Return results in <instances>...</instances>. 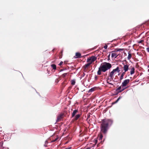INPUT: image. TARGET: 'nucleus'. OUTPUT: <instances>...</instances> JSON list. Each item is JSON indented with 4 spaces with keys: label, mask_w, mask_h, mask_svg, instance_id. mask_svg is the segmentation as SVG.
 <instances>
[{
    "label": "nucleus",
    "mask_w": 149,
    "mask_h": 149,
    "mask_svg": "<svg viewBox=\"0 0 149 149\" xmlns=\"http://www.w3.org/2000/svg\"><path fill=\"white\" fill-rule=\"evenodd\" d=\"M99 123H100V133L97 139L100 141L102 140L103 137L102 133L104 134L107 133L109 127L113 123V120L111 119L105 118L102 120Z\"/></svg>",
    "instance_id": "nucleus-1"
},
{
    "label": "nucleus",
    "mask_w": 149,
    "mask_h": 149,
    "mask_svg": "<svg viewBox=\"0 0 149 149\" xmlns=\"http://www.w3.org/2000/svg\"><path fill=\"white\" fill-rule=\"evenodd\" d=\"M111 67V65L109 63L104 62L102 63L98 68L97 74L98 75H100L102 74V72H105L110 69Z\"/></svg>",
    "instance_id": "nucleus-2"
},
{
    "label": "nucleus",
    "mask_w": 149,
    "mask_h": 149,
    "mask_svg": "<svg viewBox=\"0 0 149 149\" xmlns=\"http://www.w3.org/2000/svg\"><path fill=\"white\" fill-rule=\"evenodd\" d=\"M87 63L84 65L82 67V69L84 72H88L90 71L91 65Z\"/></svg>",
    "instance_id": "nucleus-3"
},
{
    "label": "nucleus",
    "mask_w": 149,
    "mask_h": 149,
    "mask_svg": "<svg viewBox=\"0 0 149 149\" xmlns=\"http://www.w3.org/2000/svg\"><path fill=\"white\" fill-rule=\"evenodd\" d=\"M120 71L119 68L118 67H117L116 69H113L109 74V76L110 77V79H113V76L114 73L116 71H117L118 72H119Z\"/></svg>",
    "instance_id": "nucleus-4"
},
{
    "label": "nucleus",
    "mask_w": 149,
    "mask_h": 149,
    "mask_svg": "<svg viewBox=\"0 0 149 149\" xmlns=\"http://www.w3.org/2000/svg\"><path fill=\"white\" fill-rule=\"evenodd\" d=\"M97 59V57L93 56L88 58L86 61V62L90 65Z\"/></svg>",
    "instance_id": "nucleus-5"
},
{
    "label": "nucleus",
    "mask_w": 149,
    "mask_h": 149,
    "mask_svg": "<svg viewBox=\"0 0 149 149\" xmlns=\"http://www.w3.org/2000/svg\"><path fill=\"white\" fill-rule=\"evenodd\" d=\"M81 115V112H79L78 110H75V120H78Z\"/></svg>",
    "instance_id": "nucleus-6"
},
{
    "label": "nucleus",
    "mask_w": 149,
    "mask_h": 149,
    "mask_svg": "<svg viewBox=\"0 0 149 149\" xmlns=\"http://www.w3.org/2000/svg\"><path fill=\"white\" fill-rule=\"evenodd\" d=\"M123 67H122V68L124 70V72H126L129 69V65L127 64H125L123 63Z\"/></svg>",
    "instance_id": "nucleus-7"
},
{
    "label": "nucleus",
    "mask_w": 149,
    "mask_h": 149,
    "mask_svg": "<svg viewBox=\"0 0 149 149\" xmlns=\"http://www.w3.org/2000/svg\"><path fill=\"white\" fill-rule=\"evenodd\" d=\"M130 80L129 79H127L124 80L123 82L122 83V87H125L127 84L129 83Z\"/></svg>",
    "instance_id": "nucleus-8"
},
{
    "label": "nucleus",
    "mask_w": 149,
    "mask_h": 149,
    "mask_svg": "<svg viewBox=\"0 0 149 149\" xmlns=\"http://www.w3.org/2000/svg\"><path fill=\"white\" fill-rule=\"evenodd\" d=\"M63 114H61L58 116L56 120V122H59L63 118Z\"/></svg>",
    "instance_id": "nucleus-9"
},
{
    "label": "nucleus",
    "mask_w": 149,
    "mask_h": 149,
    "mask_svg": "<svg viewBox=\"0 0 149 149\" xmlns=\"http://www.w3.org/2000/svg\"><path fill=\"white\" fill-rule=\"evenodd\" d=\"M122 87V85L118 87L116 90V91H118V93H120L123 91L125 90V88H123L122 89L120 90Z\"/></svg>",
    "instance_id": "nucleus-10"
},
{
    "label": "nucleus",
    "mask_w": 149,
    "mask_h": 149,
    "mask_svg": "<svg viewBox=\"0 0 149 149\" xmlns=\"http://www.w3.org/2000/svg\"><path fill=\"white\" fill-rule=\"evenodd\" d=\"M81 57V54L80 53L76 52L75 54V58Z\"/></svg>",
    "instance_id": "nucleus-11"
},
{
    "label": "nucleus",
    "mask_w": 149,
    "mask_h": 149,
    "mask_svg": "<svg viewBox=\"0 0 149 149\" xmlns=\"http://www.w3.org/2000/svg\"><path fill=\"white\" fill-rule=\"evenodd\" d=\"M112 52V53L111 54L112 58L115 57V58H116L118 56V55L116 52Z\"/></svg>",
    "instance_id": "nucleus-12"
},
{
    "label": "nucleus",
    "mask_w": 149,
    "mask_h": 149,
    "mask_svg": "<svg viewBox=\"0 0 149 149\" xmlns=\"http://www.w3.org/2000/svg\"><path fill=\"white\" fill-rule=\"evenodd\" d=\"M135 68L134 67H132L130 68V74L131 75H132L134 73Z\"/></svg>",
    "instance_id": "nucleus-13"
},
{
    "label": "nucleus",
    "mask_w": 149,
    "mask_h": 149,
    "mask_svg": "<svg viewBox=\"0 0 149 149\" xmlns=\"http://www.w3.org/2000/svg\"><path fill=\"white\" fill-rule=\"evenodd\" d=\"M125 74V72H123L120 78V80H121L123 79V76H124Z\"/></svg>",
    "instance_id": "nucleus-14"
},
{
    "label": "nucleus",
    "mask_w": 149,
    "mask_h": 149,
    "mask_svg": "<svg viewBox=\"0 0 149 149\" xmlns=\"http://www.w3.org/2000/svg\"><path fill=\"white\" fill-rule=\"evenodd\" d=\"M124 50L123 49H115V51H112V52H117L118 51H123Z\"/></svg>",
    "instance_id": "nucleus-15"
},
{
    "label": "nucleus",
    "mask_w": 149,
    "mask_h": 149,
    "mask_svg": "<svg viewBox=\"0 0 149 149\" xmlns=\"http://www.w3.org/2000/svg\"><path fill=\"white\" fill-rule=\"evenodd\" d=\"M121 98V97L120 96L115 101L112 103V104H113L117 103Z\"/></svg>",
    "instance_id": "nucleus-16"
},
{
    "label": "nucleus",
    "mask_w": 149,
    "mask_h": 149,
    "mask_svg": "<svg viewBox=\"0 0 149 149\" xmlns=\"http://www.w3.org/2000/svg\"><path fill=\"white\" fill-rule=\"evenodd\" d=\"M96 89V88L95 87L89 90L88 92H92L94 91H95Z\"/></svg>",
    "instance_id": "nucleus-17"
},
{
    "label": "nucleus",
    "mask_w": 149,
    "mask_h": 149,
    "mask_svg": "<svg viewBox=\"0 0 149 149\" xmlns=\"http://www.w3.org/2000/svg\"><path fill=\"white\" fill-rule=\"evenodd\" d=\"M132 56L131 54L130 53H128V55L127 57L128 59L130 60Z\"/></svg>",
    "instance_id": "nucleus-18"
},
{
    "label": "nucleus",
    "mask_w": 149,
    "mask_h": 149,
    "mask_svg": "<svg viewBox=\"0 0 149 149\" xmlns=\"http://www.w3.org/2000/svg\"><path fill=\"white\" fill-rule=\"evenodd\" d=\"M51 66L54 70L56 69V66L55 64H52L51 65Z\"/></svg>",
    "instance_id": "nucleus-19"
},
{
    "label": "nucleus",
    "mask_w": 149,
    "mask_h": 149,
    "mask_svg": "<svg viewBox=\"0 0 149 149\" xmlns=\"http://www.w3.org/2000/svg\"><path fill=\"white\" fill-rule=\"evenodd\" d=\"M67 74V73H64L62 75V77L63 78H65Z\"/></svg>",
    "instance_id": "nucleus-20"
},
{
    "label": "nucleus",
    "mask_w": 149,
    "mask_h": 149,
    "mask_svg": "<svg viewBox=\"0 0 149 149\" xmlns=\"http://www.w3.org/2000/svg\"><path fill=\"white\" fill-rule=\"evenodd\" d=\"M71 84L73 85H74V79L71 80Z\"/></svg>",
    "instance_id": "nucleus-21"
},
{
    "label": "nucleus",
    "mask_w": 149,
    "mask_h": 149,
    "mask_svg": "<svg viewBox=\"0 0 149 149\" xmlns=\"http://www.w3.org/2000/svg\"><path fill=\"white\" fill-rule=\"evenodd\" d=\"M58 139V138H56L54 140H52L51 141V142H54L56 141Z\"/></svg>",
    "instance_id": "nucleus-22"
},
{
    "label": "nucleus",
    "mask_w": 149,
    "mask_h": 149,
    "mask_svg": "<svg viewBox=\"0 0 149 149\" xmlns=\"http://www.w3.org/2000/svg\"><path fill=\"white\" fill-rule=\"evenodd\" d=\"M149 20H148L145 23V24L146 25H149Z\"/></svg>",
    "instance_id": "nucleus-23"
},
{
    "label": "nucleus",
    "mask_w": 149,
    "mask_h": 149,
    "mask_svg": "<svg viewBox=\"0 0 149 149\" xmlns=\"http://www.w3.org/2000/svg\"><path fill=\"white\" fill-rule=\"evenodd\" d=\"M97 142V139H95L94 140V142L95 143V144H96Z\"/></svg>",
    "instance_id": "nucleus-24"
},
{
    "label": "nucleus",
    "mask_w": 149,
    "mask_h": 149,
    "mask_svg": "<svg viewBox=\"0 0 149 149\" xmlns=\"http://www.w3.org/2000/svg\"><path fill=\"white\" fill-rule=\"evenodd\" d=\"M74 110L73 111L72 114V117H74Z\"/></svg>",
    "instance_id": "nucleus-25"
},
{
    "label": "nucleus",
    "mask_w": 149,
    "mask_h": 149,
    "mask_svg": "<svg viewBox=\"0 0 149 149\" xmlns=\"http://www.w3.org/2000/svg\"><path fill=\"white\" fill-rule=\"evenodd\" d=\"M143 40H141L140 41H139L138 42V43H142V42H143Z\"/></svg>",
    "instance_id": "nucleus-26"
},
{
    "label": "nucleus",
    "mask_w": 149,
    "mask_h": 149,
    "mask_svg": "<svg viewBox=\"0 0 149 149\" xmlns=\"http://www.w3.org/2000/svg\"><path fill=\"white\" fill-rule=\"evenodd\" d=\"M104 48L105 49H107V45H105L104 46Z\"/></svg>",
    "instance_id": "nucleus-27"
},
{
    "label": "nucleus",
    "mask_w": 149,
    "mask_h": 149,
    "mask_svg": "<svg viewBox=\"0 0 149 149\" xmlns=\"http://www.w3.org/2000/svg\"><path fill=\"white\" fill-rule=\"evenodd\" d=\"M63 62H62V61H61L60 63L59 64V65H62L63 64Z\"/></svg>",
    "instance_id": "nucleus-28"
},
{
    "label": "nucleus",
    "mask_w": 149,
    "mask_h": 149,
    "mask_svg": "<svg viewBox=\"0 0 149 149\" xmlns=\"http://www.w3.org/2000/svg\"><path fill=\"white\" fill-rule=\"evenodd\" d=\"M80 59H77L75 60V62H79Z\"/></svg>",
    "instance_id": "nucleus-29"
},
{
    "label": "nucleus",
    "mask_w": 149,
    "mask_h": 149,
    "mask_svg": "<svg viewBox=\"0 0 149 149\" xmlns=\"http://www.w3.org/2000/svg\"><path fill=\"white\" fill-rule=\"evenodd\" d=\"M107 83H108V84H110V85H113V84H112L111 83H110L108 81H107Z\"/></svg>",
    "instance_id": "nucleus-30"
},
{
    "label": "nucleus",
    "mask_w": 149,
    "mask_h": 149,
    "mask_svg": "<svg viewBox=\"0 0 149 149\" xmlns=\"http://www.w3.org/2000/svg\"><path fill=\"white\" fill-rule=\"evenodd\" d=\"M48 142H47V141H45V145H44V146H45V145L46 144H47V143Z\"/></svg>",
    "instance_id": "nucleus-31"
},
{
    "label": "nucleus",
    "mask_w": 149,
    "mask_h": 149,
    "mask_svg": "<svg viewBox=\"0 0 149 149\" xmlns=\"http://www.w3.org/2000/svg\"><path fill=\"white\" fill-rule=\"evenodd\" d=\"M95 80H97V76H95Z\"/></svg>",
    "instance_id": "nucleus-32"
},
{
    "label": "nucleus",
    "mask_w": 149,
    "mask_h": 149,
    "mask_svg": "<svg viewBox=\"0 0 149 149\" xmlns=\"http://www.w3.org/2000/svg\"><path fill=\"white\" fill-rule=\"evenodd\" d=\"M147 51L148 52H149V47H148L146 48Z\"/></svg>",
    "instance_id": "nucleus-33"
},
{
    "label": "nucleus",
    "mask_w": 149,
    "mask_h": 149,
    "mask_svg": "<svg viewBox=\"0 0 149 149\" xmlns=\"http://www.w3.org/2000/svg\"><path fill=\"white\" fill-rule=\"evenodd\" d=\"M66 149H71V147H69L66 148Z\"/></svg>",
    "instance_id": "nucleus-34"
},
{
    "label": "nucleus",
    "mask_w": 149,
    "mask_h": 149,
    "mask_svg": "<svg viewBox=\"0 0 149 149\" xmlns=\"http://www.w3.org/2000/svg\"><path fill=\"white\" fill-rule=\"evenodd\" d=\"M83 76H84L85 75V74L84 73H83Z\"/></svg>",
    "instance_id": "nucleus-35"
},
{
    "label": "nucleus",
    "mask_w": 149,
    "mask_h": 149,
    "mask_svg": "<svg viewBox=\"0 0 149 149\" xmlns=\"http://www.w3.org/2000/svg\"><path fill=\"white\" fill-rule=\"evenodd\" d=\"M90 149V148L88 147L86 149Z\"/></svg>",
    "instance_id": "nucleus-36"
},
{
    "label": "nucleus",
    "mask_w": 149,
    "mask_h": 149,
    "mask_svg": "<svg viewBox=\"0 0 149 149\" xmlns=\"http://www.w3.org/2000/svg\"><path fill=\"white\" fill-rule=\"evenodd\" d=\"M71 88V87H69V90H71V89H70V88Z\"/></svg>",
    "instance_id": "nucleus-37"
},
{
    "label": "nucleus",
    "mask_w": 149,
    "mask_h": 149,
    "mask_svg": "<svg viewBox=\"0 0 149 149\" xmlns=\"http://www.w3.org/2000/svg\"><path fill=\"white\" fill-rule=\"evenodd\" d=\"M110 54L109 55V56H108V57H109V56H110Z\"/></svg>",
    "instance_id": "nucleus-38"
},
{
    "label": "nucleus",
    "mask_w": 149,
    "mask_h": 149,
    "mask_svg": "<svg viewBox=\"0 0 149 149\" xmlns=\"http://www.w3.org/2000/svg\"><path fill=\"white\" fill-rule=\"evenodd\" d=\"M120 73H119L118 75H119L120 74Z\"/></svg>",
    "instance_id": "nucleus-39"
}]
</instances>
